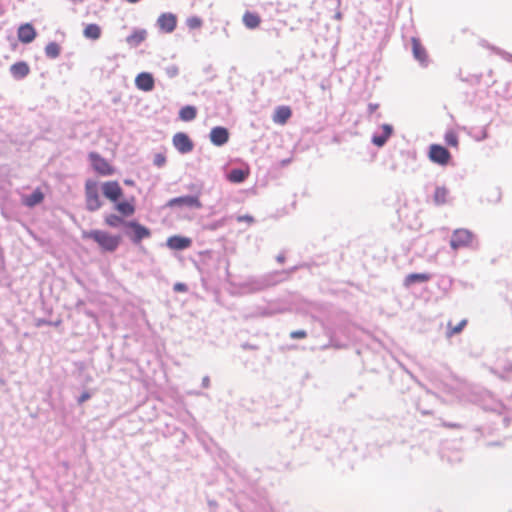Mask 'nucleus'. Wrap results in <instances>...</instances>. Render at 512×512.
I'll list each match as a JSON object with an SVG mask.
<instances>
[{"label":"nucleus","mask_w":512,"mask_h":512,"mask_svg":"<svg viewBox=\"0 0 512 512\" xmlns=\"http://www.w3.org/2000/svg\"><path fill=\"white\" fill-rule=\"evenodd\" d=\"M290 271H272L260 276H252L239 284V287L246 293H256L269 287H273L283 281V275Z\"/></svg>","instance_id":"f257e3e1"},{"label":"nucleus","mask_w":512,"mask_h":512,"mask_svg":"<svg viewBox=\"0 0 512 512\" xmlns=\"http://www.w3.org/2000/svg\"><path fill=\"white\" fill-rule=\"evenodd\" d=\"M449 244L451 249L454 251L462 248L477 250L480 247L477 236L471 230L466 228L455 229L452 232Z\"/></svg>","instance_id":"f03ea898"},{"label":"nucleus","mask_w":512,"mask_h":512,"mask_svg":"<svg viewBox=\"0 0 512 512\" xmlns=\"http://www.w3.org/2000/svg\"><path fill=\"white\" fill-rule=\"evenodd\" d=\"M82 237L94 240L106 252L116 251L121 243L120 235H111L102 230L83 231Z\"/></svg>","instance_id":"7ed1b4c3"},{"label":"nucleus","mask_w":512,"mask_h":512,"mask_svg":"<svg viewBox=\"0 0 512 512\" xmlns=\"http://www.w3.org/2000/svg\"><path fill=\"white\" fill-rule=\"evenodd\" d=\"M123 233L134 245H139L142 240L151 237V230L135 219L128 220Z\"/></svg>","instance_id":"20e7f679"},{"label":"nucleus","mask_w":512,"mask_h":512,"mask_svg":"<svg viewBox=\"0 0 512 512\" xmlns=\"http://www.w3.org/2000/svg\"><path fill=\"white\" fill-rule=\"evenodd\" d=\"M428 158L435 164L446 166L450 163L452 155L445 146L441 144H431L429 146Z\"/></svg>","instance_id":"39448f33"},{"label":"nucleus","mask_w":512,"mask_h":512,"mask_svg":"<svg viewBox=\"0 0 512 512\" xmlns=\"http://www.w3.org/2000/svg\"><path fill=\"white\" fill-rule=\"evenodd\" d=\"M168 208H189V209H201L202 203L196 195H183L175 198H171L167 203Z\"/></svg>","instance_id":"423d86ee"},{"label":"nucleus","mask_w":512,"mask_h":512,"mask_svg":"<svg viewBox=\"0 0 512 512\" xmlns=\"http://www.w3.org/2000/svg\"><path fill=\"white\" fill-rule=\"evenodd\" d=\"M89 160L93 169L102 176H110L114 173V168L97 152L89 153Z\"/></svg>","instance_id":"0eeeda50"},{"label":"nucleus","mask_w":512,"mask_h":512,"mask_svg":"<svg viewBox=\"0 0 512 512\" xmlns=\"http://www.w3.org/2000/svg\"><path fill=\"white\" fill-rule=\"evenodd\" d=\"M101 190L103 196L113 203L120 200L124 195L122 187L119 182L115 180L104 182L101 186Z\"/></svg>","instance_id":"6e6552de"},{"label":"nucleus","mask_w":512,"mask_h":512,"mask_svg":"<svg viewBox=\"0 0 512 512\" xmlns=\"http://www.w3.org/2000/svg\"><path fill=\"white\" fill-rule=\"evenodd\" d=\"M433 204L437 207L444 205H452L454 197L451 195L450 190L444 185H437L432 195Z\"/></svg>","instance_id":"1a4fd4ad"},{"label":"nucleus","mask_w":512,"mask_h":512,"mask_svg":"<svg viewBox=\"0 0 512 512\" xmlns=\"http://www.w3.org/2000/svg\"><path fill=\"white\" fill-rule=\"evenodd\" d=\"M172 143L175 147V149L180 154H187L190 153L194 148V143L188 136V134L184 132H178L176 133L172 138Z\"/></svg>","instance_id":"9d476101"},{"label":"nucleus","mask_w":512,"mask_h":512,"mask_svg":"<svg viewBox=\"0 0 512 512\" xmlns=\"http://www.w3.org/2000/svg\"><path fill=\"white\" fill-rule=\"evenodd\" d=\"M156 26L163 33H172L177 27V17L171 12L162 13L156 21Z\"/></svg>","instance_id":"9b49d317"},{"label":"nucleus","mask_w":512,"mask_h":512,"mask_svg":"<svg viewBox=\"0 0 512 512\" xmlns=\"http://www.w3.org/2000/svg\"><path fill=\"white\" fill-rule=\"evenodd\" d=\"M380 128L381 132H374L371 137V143L378 148L385 146L394 132V128L391 124H382Z\"/></svg>","instance_id":"f8f14e48"},{"label":"nucleus","mask_w":512,"mask_h":512,"mask_svg":"<svg viewBox=\"0 0 512 512\" xmlns=\"http://www.w3.org/2000/svg\"><path fill=\"white\" fill-rule=\"evenodd\" d=\"M411 44L414 59L419 62L420 66L427 67L429 64V59L425 47L416 37L411 38Z\"/></svg>","instance_id":"ddd939ff"},{"label":"nucleus","mask_w":512,"mask_h":512,"mask_svg":"<svg viewBox=\"0 0 512 512\" xmlns=\"http://www.w3.org/2000/svg\"><path fill=\"white\" fill-rule=\"evenodd\" d=\"M229 140V131L223 126H216L210 131V141L213 145L221 147Z\"/></svg>","instance_id":"4468645a"},{"label":"nucleus","mask_w":512,"mask_h":512,"mask_svg":"<svg viewBox=\"0 0 512 512\" xmlns=\"http://www.w3.org/2000/svg\"><path fill=\"white\" fill-rule=\"evenodd\" d=\"M135 86L144 92H150L155 87V80L151 73L141 72L135 78Z\"/></svg>","instance_id":"2eb2a0df"},{"label":"nucleus","mask_w":512,"mask_h":512,"mask_svg":"<svg viewBox=\"0 0 512 512\" xmlns=\"http://www.w3.org/2000/svg\"><path fill=\"white\" fill-rule=\"evenodd\" d=\"M17 36L21 43L29 44L36 38L37 32L32 24L24 23L19 26Z\"/></svg>","instance_id":"dca6fc26"},{"label":"nucleus","mask_w":512,"mask_h":512,"mask_svg":"<svg viewBox=\"0 0 512 512\" xmlns=\"http://www.w3.org/2000/svg\"><path fill=\"white\" fill-rule=\"evenodd\" d=\"M167 246L176 251L188 249L192 245V240L189 237L181 235H173L167 239Z\"/></svg>","instance_id":"f3484780"},{"label":"nucleus","mask_w":512,"mask_h":512,"mask_svg":"<svg viewBox=\"0 0 512 512\" xmlns=\"http://www.w3.org/2000/svg\"><path fill=\"white\" fill-rule=\"evenodd\" d=\"M490 371L500 378H505L512 372V361L498 358L494 365L490 367Z\"/></svg>","instance_id":"a211bd4d"},{"label":"nucleus","mask_w":512,"mask_h":512,"mask_svg":"<svg viewBox=\"0 0 512 512\" xmlns=\"http://www.w3.org/2000/svg\"><path fill=\"white\" fill-rule=\"evenodd\" d=\"M147 38V31L143 28H135L125 39L126 43L132 47H138Z\"/></svg>","instance_id":"6ab92c4d"},{"label":"nucleus","mask_w":512,"mask_h":512,"mask_svg":"<svg viewBox=\"0 0 512 512\" xmlns=\"http://www.w3.org/2000/svg\"><path fill=\"white\" fill-rule=\"evenodd\" d=\"M10 73L15 80H22L30 73V67L25 61H18L10 66Z\"/></svg>","instance_id":"aec40b11"},{"label":"nucleus","mask_w":512,"mask_h":512,"mask_svg":"<svg viewBox=\"0 0 512 512\" xmlns=\"http://www.w3.org/2000/svg\"><path fill=\"white\" fill-rule=\"evenodd\" d=\"M44 200V193L40 188H36L31 194L25 195L22 203L29 208L39 205Z\"/></svg>","instance_id":"412c9836"},{"label":"nucleus","mask_w":512,"mask_h":512,"mask_svg":"<svg viewBox=\"0 0 512 512\" xmlns=\"http://www.w3.org/2000/svg\"><path fill=\"white\" fill-rule=\"evenodd\" d=\"M114 208L123 218L130 217L135 213V205L128 200L114 202Z\"/></svg>","instance_id":"4be33fe9"},{"label":"nucleus","mask_w":512,"mask_h":512,"mask_svg":"<svg viewBox=\"0 0 512 512\" xmlns=\"http://www.w3.org/2000/svg\"><path fill=\"white\" fill-rule=\"evenodd\" d=\"M431 277L432 276L429 273H411L405 277L403 285L409 288L417 283L428 282L431 279Z\"/></svg>","instance_id":"5701e85b"},{"label":"nucleus","mask_w":512,"mask_h":512,"mask_svg":"<svg viewBox=\"0 0 512 512\" xmlns=\"http://www.w3.org/2000/svg\"><path fill=\"white\" fill-rule=\"evenodd\" d=\"M292 115V111L288 106H278L275 109L273 121L277 124H285Z\"/></svg>","instance_id":"b1692460"},{"label":"nucleus","mask_w":512,"mask_h":512,"mask_svg":"<svg viewBox=\"0 0 512 512\" xmlns=\"http://www.w3.org/2000/svg\"><path fill=\"white\" fill-rule=\"evenodd\" d=\"M248 175V170H244L242 168H232L227 174V179L231 183L240 184L247 179Z\"/></svg>","instance_id":"393cba45"},{"label":"nucleus","mask_w":512,"mask_h":512,"mask_svg":"<svg viewBox=\"0 0 512 512\" xmlns=\"http://www.w3.org/2000/svg\"><path fill=\"white\" fill-rule=\"evenodd\" d=\"M242 21L246 28L252 30L256 29L260 25L261 18L255 12L246 11L242 17Z\"/></svg>","instance_id":"a878e982"},{"label":"nucleus","mask_w":512,"mask_h":512,"mask_svg":"<svg viewBox=\"0 0 512 512\" xmlns=\"http://www.w3.org/2000/svg\"><path fill=\"white\" fill-rule=\"evenodd\" d=\"M127 222L128 220H125L121 215L114 213L108 214L104 217V223L111 228L123 226L124 229Z\"/></svg>","instance_id":"bb28decb"},{"label":"nucleus","mask_w":512,"mask_h":512,"mask_svg":"<svg viewBox=\"0 0 512 512\" xmlns=\"http://www.w3.org/2000/svg\"><path fill=\"white\" fill-rule=\"evenodd\" d=\"M197 116V108L192 105H186L179 110V118L182 121H192Z\"/></svg>","instance_id":"cd10ccee"},{"label":"nucleus","mask_w":512,"mask_h":512,"mask_svg":"<svg viewBox=\"0 0 512 512\" xmlns=\"http://www.w3.org/2000/svg\"><path fill=\"white\" fill-rule=\"evenodd\" d=\"M83 34L87 39L97 40L101 36V29L97 24H88L85 27Z\"/></svg>","instance_id":"c85d7f7f"},{"label":"nucleus","mask_w":512,"mask_h":512,"mask_svg":"<svg viewBox=\"0 0 512 512\" xmlns=\"http://www.w3.org/2000/svg\"><path fill=\"white\" fill-rule=\"evenodd\" d=\"M61 53V47L56 42H49L45 46V56L49 59H56Z\"/></svg>","instance_id":"c756f323"},{"label":"nucleus","mask_w":512,"mask_h":512,"mask_svg":"<svg viewBox=\"0 0 512 512\" xmlns=\"http://www.w3.org/2000/svg\"><path fill=\"white\" fill-rule=\"evenodd\" d=\"M102 205L103 201L100 199V196L85 198V207L89 212H96Z\"/></svg>","instance_id":"7c9ffc66"},{"label":"nucleus","mask_w":512,"mask_h":512,"mask_svg":"<svg viewBox=\"0 0 512 512\" xmlns=\"http://www.w3.org/2000/svg\"><path fill=\"white\" fill-rule=\"evenodd\" d=\"M97 196H99L98 183L93 179L86 180V182H85V198L97 197Z\"/></svg>","instance_id":"2f4dec72"},{"label":"nucleus","mask_w":512,"mask_h":512,"mask_svg":"<svg viewBox=\"0 0 512 512\" xmlns=\"http://www.w3.org/2000/svg\"><path fill=\"white\" fill-rule=\"evenodd\" d=\"M432 397H433L432 394H430L429 392H426L425 395L422 398H420L419 402L416 404L417 410L422 415H431V414H433V410L432 409L427 408L426 406L423 405V402L427 401L428 399H430Z\"/></svg>","instance_id":"473e14b6"},{"label":"nucleus","mask_w":512,"mask_h":512,"mask_svg":"<svg viewBox=\"0 0 512 512\" xmlns=\"http://www.w3.org/2000/svg\"><path fill=\"white\" fill-rule=\"evenodd\" d=\"M466 325H467V320L466 319L461 320L455 326H452L451 322H449L448 326H447V336L451 337V336H453L455 334L461 333L463 331V329L466 327Z\"/></svg>","instance_id":"72a5a7b5"},{"label":"nucleus","mask_w":512,"mask_h":512,"mask_svg":"<svg viewBox=\"0 0 512 512\" xmlns=\"http://www.w3.org/2000/svg\"><path fill=\"white\" fill-rule=\"evenodd\" d=\"M186 189L189 190L192 194L198 196V199H200V195L203 191V184L199 181L192 182L186 186Z\"/></svg>","instance_id":"f704fd0d"},{"label":"nucleus","mask_w":512,"mask_h":512,"mask_svg":"<svg viewBox=\"0 0 512 512\" xmlns=\"http://www.w3.org/2000/svg\"><path fill=\"white\" fill-rule=\"evenodd\" d=\"M444 140L447 145L451 147H457L458 146V136L457 134L450 130L445 133Z\"/></svg>","instance_id":"c9c22d12"},{"label":"nucleus","mask_w":512,"mask_h":512,"mask_svg":"<svg viewBox=\"0 0 512 512\" xmlns=\"http://www.w3.org/2000/svg\"><path fill=\"white\" fill-rule=\"evenodd\" d=\"M475 132L470 131L469 134L476 140L482 141L488 138V133L486 127H482L480 129H474Z\"/></svg>","instance_id":"e433bc0d"},{"label":"nucleus","mask_w":512,"mask_h":512,"mask_svg":"<svg viewBox=\"0 0 512 512\" xmlns=\"http://www.w3.org/2000/svg\"><path fill=\"white\" fill-rule=\"evenodd\" d=\"M203 21L198 16H191L187 18L186 25L189 29H198L202 26Z\"/></svg>","instance_id":"4c0bfd02"},{"label":"nucleus","mask_w":512,"mask_h":512,"mask_svg":"<svg viewBox=\"0 0 512 512\" xmlns=\"http://www.w3.org/2000/svg\"><path fill=\"white\" fill-rule=\"evenodd\" d=\"M153 164L158 168L164 167L166 164L165 154H163V153L155 154L154 159H153Z\"/></svg>","instance_id":"58836bf2"},{"label":"nucleus","mask_w":512,"mask_h":512,"mask_svg":"<svg viewBox=\"0 0 512 512\" xmlns=\"http://www.w3.org/2000/svg\"><path fill=\"white\" fill-rule=\"evenodd\" d=\"M164 70L165 74L171 79L175 78L179 74V68L175 64L168 65Z\"/></svg>","instance_id":"ea45409f"},{"label":"nucleus","mask_w":512,"mask_h":512,"mask_svg":"<svg viewBox=\"0 0 512 512\" xmlns=\"http://www.w3.org/2000/svg\"><path fill=\"white\" fill-rule=\"evenodd\" d=\"M491 49L498 54L501 58H503L507 62H512V54L509 52H506L500 48L497 47H491Z\"/></svg>","instance_id":"a19ab883"},{"label":"nucleus","mask_w":512,"mask_h":512,"mask_svg":"<svg viewBox=\"0 0 512 512\" xmlns=\"http://www.w3.org/2000/svg\"><path fill=\"white\" fill-rule=\"evenodd\" d=\"M282 312H284V309H273L270 307H265L260 310V315L268 317V316H273L277 313H282Z\"/></svg>","instance_id":"79ce46f5"},{"label":"nucleus","mask_w":512,"mask_h":512,"mask_svg":"<svg viewBox=\"0 0 512 512\" xmlns=\"http://www.w3.org/2000/svg\"><path fill=\"white\" fill-rule=\"evenodd\" d=\"M60 324H61V320L50 321V320H46V319H38L37 323H36V326L41 327V326L47 325V326L57 327Z\"/></svg>","instance_id":"37998d69"},{"label":"nucleus","mask_w":512,"mask_h":512,"mask_svg":"<svg viewBox=\"0 0 512 512\" xmlns=\"http://www.w3.org/2000/svg\"><path fill=\"white\" fill-rule=\"evenodd\" d=\"M173 290L178 293H185L188 291V286L185 283L177 282L174 284Z\"/></svg>","instance_id":"c03bdc74"},{"label":"nucleus","mask_w":512,"mask_h":512,"mask_svg":"<svg viewBox=\"0 0 512 512\" xmlns=\"http://www.w3.org/2000/svg\"><path fill=\"white\" fill-rule=\"evenodd\" d=\"M306 336H307V332L305 330H296V331H292L290 333L291 339H302V338H305Z\"/></svg>","instance_id":"a18cd8bd"},{"label":"nucleus","mask_w":512,"mask_h":512,"mask_svg":"<svg viewBox=\"0 0 512 512\" xmlns=\"http://www.w3.org/2000/svg\"><path fill=\"white\" fill-rule=\"evenodd\" d=\"M91 398V393L88 392V391H84L78 398H77V403L79 405L83 404L84 402H86L87 400H89Z\"/></svg>","instance_id":"49530a36"},{"label":"nucleus","mask_w":512,"mask_h":512,"mask_svg":"<svg viewBox=\"0 0 512 512\" xmlns=\"http://www.w3.org/2000/svg\"><path fill=\"white\" fill-rule=\"evenodd\" d=\"M330 347L341 348L342 346L339 345L338 343L334 342L333 338H331L329 343L321 346V350H326V349H328Z\"/></svg>","instance_id":"de8ad7c7"},{"label":"nucleus","mask_w":512,"mask_h":512,"mask_svg":"<svg viewBox=\"0 0 512 512\" xmlns=\"http://www.w3.org/2000/svg\"><path fill=\"white\" fill-rule=\"evenodd\" d=\"M378 108H379V104L369 103L367 106L368 115L371 116Z\"/></svg>","instance_id":"09e8293b"},{"label":"nucleus","mask_w":512,"mask_h":512,"mask_svg":"<svg viewBox=\"0 0 512 512\" xmlns=\"http://www.w3.org/2000/svg\"><path fill=\"white\" fill-rule=\"evenodd\" d=\"M237 221L238 222H244L245 221V222L251 223V222L254 221V218L252 216H250V215H242V216H238L237 217Z\"/></svg>","instance_id":"8fccbe9b"},{"label":"nucleus","mask_w":512,"mask_h":512,"mask_svg":"<svg viewBox=\"0 0 512 512\" xmlns=\"http://www.w3.org/2000/svg\"><path fill=\"white\" fill-rule=\"evenodd\" d=\"M201 386L203 388H209L210 387V378H209V376H204L202 378Z\"/></svg>","instance_id":"3c124183"},{"label":"nucleus","mask_w":512,"mask_h":512,"mask_svg":"<svg viewBox=\"0 0 512 512\" xmlns=\"http://www.w3.org/2000/svg\"><path fill=\"white\" fill-rule=\"evenodd\" d=\"M444 426L449 427V428H456V427H460V425H459V424H457V423H452V422H445V423H444Z\"/></svg>","instance_id":"603ef678"},{"label":"nucleus","mask_w":512,"mask_h":512,"mask_svg":"<svg viewBox=\"0 0 512 512\" xmlns=\"http://www.w3.org/2000/svg\"><path fill=\"white\" fill-rule=\"evenodd\" d=\"M188 394L189 395H194V396H202V395H204V393H202L201 391H198V390L189 391Z\"/></svg>","instance_id":"864d4df0"},{"label":"nucleus","mask_w":512,"mask_h":512,"mask_svg":"<svg viewBox=\"0 0 512 512\" xmlns=\"http://www.w3.org/2000/svg\"><path fill=\"white\" fill-rule=\"evenodd\" d=\"M276 260H277V262H279V263H284V261H285V256H284V254H279V255L276 257Z\"/></svg>","instance_id":"5fc2aeb1"},{"label":"nucleus","mask_w":512,"mask_h":512,"mask_svg":"<svg viewBox=\"0 0 512 512\" xmlns=\"http://www.w3.org/2000/svg\"><path fill=\"white\" fill-rule=\"evenodd\" d=\"M334 19L341 20L342 19V13L340 11H337L334 15Z\"/></svg>","instance_id":"6e6d98bb"},{"label":"nucleus","mask_w":512,"mask_h":512,"mask_svg":"<svg viewBox=\"0 0 512 512\" xmlns=\"http://www.w3.org/2000/svg\"><path fill=\"white\" fill-rule=\"evenodd\" d=\"M126 1L131 4H135V3H138L140 0H126Z\"/></svg>","instance_id":"4d7b16f0"},{"label":"nucleus","mask_w":512,"mask_h":512,"mask_svg":"<svg viewBox=\"0 0 512 512\" xmlns=\"http://www.w3.org/2000/svg\"><path fill=\"white\" fill-rule=\"evenodd\" d=\"M125 183L128 184V185H132L133 184V181L131 180H125Z\"/></svg>","instance_id":"13d9d810"},{"label":"nucleus","mask_w":512,"mask_h":512,"mask_svg":"<svg viewBox=\"0 0 512 512\" xmlns=\"http://www.w3.org/2000/svg\"><path fill=\"white\" fill-rule=\"evenodd\" d=\"M86 314L91 317L94 316V314L91 311H87Z\"/></svg>","instance_id":"bf43d9fd"},{"label":"nucleus","mask_w":512,"mask_h":512,"mask_svg":"<svg viewBox=\"0 0 512 512\" xmlns=\"http://www.w3.org/2000/svg\"><path fill=\"white\" fill-rule=\"evenodd\" d=\"M209 505H210V506H214V505H215V502L210 501V502H209Z\"/></svg>","instance_id":"052dcab7"},{"label":"nucleus","mask_w":512,"mask_h":512,"mask_svg":"<svg viewBox=\"0 0 512 512\" xmlns=\"http://www.w3.org/2000/svg\"><path fill=\"white\" fill-rule=\"evenodd\" d=\"M82 304H83V301H79L77 305L79 306V305H82Z\"/></svg>","instance_id":"680f3d73"},{"label":"nucleus","mask_w":512,"mask_h":512,"mask_svg":"<svg viewBox=\"0 0 512 512\" xmlns=\"http://www.w3.org/2000/svg\"><path fill=\"white\" fill-rule=\"evenodd\" d=\"M340 1H341V0H337L338 4H340Z\"/></svg>","instance_id":"e2e57ef3"}]
</instances>
